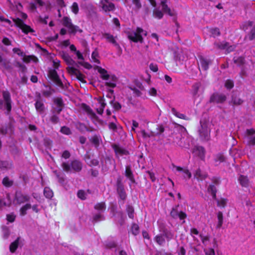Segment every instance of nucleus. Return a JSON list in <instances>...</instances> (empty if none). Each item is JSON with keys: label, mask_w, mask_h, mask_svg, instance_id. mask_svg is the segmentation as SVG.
Segmentation results:
<instances>
[{"label": "nucleus", "mask_w": 255, "mask_h": 255, "mask_svg": "<svg viewBox=\"0 0 255 255\" xmlns=\"http://www.w3.org/2000/svg\"><path fill=\"white\" fill-rule=\"evenodd\" d=\"M181 130L182 132V134L179 137H176L174 142H176L180 147L189 148L193 145L194 139L188 134L185 128L182 127Z\"/></svg>", "instance_id": "f257e3e1"}, {"label": "nucleus", "mask_w": 255, "mask_h": 255, "mask_svg": "<svg viewBox=\"0 0 255 255\" xmlns=\"http://www.w3.org/2000/svg\"><path fill=\"white\" fill-rule=\"evenodd\" d=\"M95 69L99 73L101 78L106 81L107 86L111 88L116 86L117 78L115 75L109 74L106 70L99 66H96Z\"/></svg>", "instance_id": "f03ea898"}, {"label": "nucleus", "mask_w": 255, "mask_h": 255, "mask_svg": "<svg viewBox=\"0 0 255 255\" xmlns=\"http://www.w3.org/2000/svg\"><path fill=\"white\" fill-rule=\"evenodd\" d=\"M200 126L198 128V133L200 139L202 141H208L210 139L211 129L209 123L205 121H200Z\"/></svg>", "instance_id": "7ed1b4c3"}, {"label": "nucleus", "mask_w": 255, "mask_h": 255, "mask_svg": "<svg viewBox=\"0 0 255 255\" xmlns=\"http://www.w3.org/2000/svg\"><path fill=\"white\" fill-rule=\"evenodd\" d=\"M2 99H0V109L6 111L8 114L11 109V99L9 92L7 91L2 92Z\"/></svg>", "instance_id": "20e7f679"}, {"label": "nucleus", "mask_w": 255, "mask_h": 255, "mask_svg": "<svg viewBox=\"0 0 255 255\" xmlns=\"http://www.w3.org/2000/svg\"><path fill=\"white\" fill-rule=\"evenodd\" d=\"M52 63L54 68L49 70L48 75L50 78L57 85L59 86H62L63 84L61 81L56 71L57 69H58V68L60 66V61L57 59L54 60Z\"/></svg>", "instance_id": "39448f33"}, {"label": "nucleus", "mask_w": 255, "mask_h": 255, "mask_svg": "<svg viewBox=\"0 0 255 255\" xmlns=\"http://www.w3.org/2000/svg\"><path fill=\"white\" fill-rule=\"evenodd\" d=\"M62 167L66 172H79L82 169V164L80 161L75 160L71 161L70 163L68 162H63L62 163Z\"/></svg>", "instance_id": "423d86ee"}, {"label": "nucleus", "mask_w": 255, "mask_h": 255, "mask_svg": "<svg viewBox=\"0 0 255 255\" xmlns=\"http://www.w3.org/2000/svg\"><path fill=\"white\" fill-rule=\"evenodd\" d=\"M12 51L14 53L21 57L23 62L24 63H28L33 62L34 63H37L38 61V59L36 56L34 55H26L25 53L19 48H13Z\"/></svg>", "instance_id": "0eeeda50"}, {"label": "nucleus", "mask_w": 255, "mask_h": 255, "mask_svg": "<svg viewBox=\"0 0 255 255\" xmlns=\"http://www.w3.org/2000/svg\"><path fill=\"white\" fill-rule=\"evenodd\" d=\"M147 32L142 28L137 27L135 31L128 34L129 39L134 42L142 43L143 36H146Z\"/></svg>", "instance_id": "6e6552de"}, {"label": "nucleus", "mask_w": 255, "mask_h": 255, "mask_svg": "<svg viewBox=\"0 0 255 255\" xmlns=\"http://www.w3.org/2000/svg\"><path fill=\"white\" fill-rule=\"evenodd\" d=\"M63 24L68 28L69 31L70 33L75 34L77 32H82V30L78 26L74 25L72 23L71 19L68 17L65 16L63 17Z\"/></svg>", "instance_id": "1a4fd4ad"}, {"label": "nucleus", "mask_w": 255, "mask_h": 255, "mask_svg": "<svg viewBox=\"0 0 255 255\" xmlns=\"http://www.w3.org/2000/svg\"><path fill=\"white\" fill-rule=\"evenodd\" d=\"M178 205H177L172 207L170 212V216L174 219H179L184 224L185 223V219L187 217V215L184 212L178 211Z\"/></svg>", "instance_id": "9d476101"}, {"label": "nucleus", "mask_w": 255, "mask_h": 255, "mask_svg": "<svg viewBox=\"0 0 255 255\" xmlns=\"http://www.w3.org/2000/svg\"><path fill=\"white\" fill-rule=\"evenodd\" d=\"M172 170L175 172L177 175L181 176L184 179H190L191 177V173L185 168L173 165Z\"/></svg>", "instance_id": "9b49d317"}, {"label": "nucleus", "mask_w": 255, "mask_h": 255, "mask_svg": "<svg viewBox=\"0 0 255 255\" xmlns=\"http://www.w3.org/2000/svg\"><path fill=\"white\" fill-rule=\"evenodd\" d=\"M14 24L17 27L21 29L22 31L25 34H28L29 33H32L34 32V30L32 28L25 24L24 22L19 18H17L15 20Z\"/></svg>", "instance_id": "f8f14e48"}, {"label": "nucleus", "mask_w": 255, "mask_h": 255, "mask_svg": "<svg viewBox=\"0 0 255 255\" xmlns=\"http://www.w3.org/2000/svg\"><path fill=\"white\" fill-rule=\"evenodd\" d=\"M215 45L219 49L225 50L227 53H229L233 51L235 48L234 45H229V43L223 41L220 43H216Z\"/></svg>", "instance_id": "ddd939ff"}, {"label": "nucleus", "mask_w": 255, "mask_h": 255, "mask_svg": "<svg viewBox=\"0 0 255 255\" xmlns=\"http://www.w3.org/2000/svg\"><path fill=\"white\" fill-rule=\"evenodd\" d=\"M199 65L201 67L202 70H207L209 68V66L212 63L211 60L201 55L199 56Z\"/></svg>", "instance_id": "4468645a"}, {"label": "nucleus", "mask_w": 255, "mask_h": 255, "mask_svg": "<svg viewBox=\"0 0 255 255\" xmlns=\"http://www.w3.org/2000/svg\"><path fill=\"white\" fill-rule=\"evenodd\" d=\"M194 156L203 160L205 158V149L201 146H195L192 150Z\"/></svg>", "instance_id": "2eb2a0df"}, {"label": "nucleus", "mask_w": 255, "mask_h": 255, "mask_svg": "<svg viewBox=\"0 0 255 255\" xmlns=\"http://www.w3.org/2000/svg\"><path fill=\"white\" fill-rule=\"evenodd\" d=\"M226 100V97L223 94L214 93L210 98V102L222 103Z\"/></svg>", "instance_id": "dca6fc26"}, {"label": "nucleus", "mask_w": 255, "mask_h": 255, "mask_svg": "<svg viewBox=\"0 0 255 255\" xmlns=\"http://www.w3.org/2000/svg\"><path fill=\"white\" fill-rule=\"evenodd\" d=\"M100 4L105 11H112L115 9V5L109 0H101Z\"/></svg>", "instance_id": "f3484780"}, {"label": "nucleus", "mask_w": 255, "mask_h": 255, "mask_svg": "<svg viewBox=\"0 0 255 255\" xmlns=\"http://www.w3.org/2000/svg\"><path fill=\"white\" fill-rule=\"evenodd\" d=\"M247 138L249 144H255V130L253 129H247L246 131Z\"/></svg>", "instance_id": "a211bd4d"}, {"label": "nucleus", "mask_w": 255, "mask_h": 255, "mask_svg": "<svg viewBox=\"0 0 255 255\" xmlns=\"http://www.w3.org/2000/svg\"><path fill=\"white\" fill-rule=\"evenodd\" d=\"M54 104L55 106L54 107V110L58 114L60 113L63 106L62 100L59 98H56L54 100Z\"/></svg>", "instance_id": "6ab92c4d"}, {"label": "nucleus", "mask_w": 255, "mask_h": 255, "mask_svg": "<svg viewBox=\"0 0 255 255\" xmlns=\"http://www.w3.org/2000/svg\"><path fill=\"white\" fill-rule=\"evenodd\" d=\"M117 192L118 195L122 200H125L127 197V194L125 192L123 185L121 183H118L117 185Z\"/></svg>", "instance_id": "aec40b11"}, {"label": "nucleus", "mask_w": 255, "mask_h": 255, "mask_svg": "<svg viewBox=\"0 0 255 255\" xmlns=\"http://www.w3.org/2000/svg\"><path fill=\"white\" fill-rule=\"evenodd\" d=\"M34 105L37 112L40 114H42L44 110V105L42 101L40 99H37Z\"/></svg>", "instance_id": "412c9836"}, {"label": "nucleus", "mask_w": 255, "mask_h": 255, "mask_svg": "<svg viewBox=\"0 0 255 255\" xmlns=\"http://www.w3.org/2000/svg\"><path fill=\"white\" fill-rule=\"evenodd\" d=\"M161 4L162 5V9L164 12L167 13L170 16L174 15V14H175L174 11L171 10L168 7L166 3V1L165 0H161Z\"/></svg>", "instance_id": "4be33fe9"}, {"label": "nucleus", "mask_w": 255, "mask_h": 255, "mask_svg": "<svg viewBox=\"0 0 255 255\" xmlns=\"http://www.w3.org/2000/svg\"><path fill=\"white\" fill-rule=\"evenodd\" d=\"M154 241L157 244L160 246H164L166 244L164 236L163 234H160L156 235L154 237Z\"/></svg>", "instance_id": "5701e85b"}, {"label": "nucleus", "mask_w": 255, "mask_h": 255, "mask_svg": "<svg viewBox=\"0 0 255 255\" xmlns=\"http://www.w3.org/2000/svg\"><path fill=\"white\" fill-rule=\"evenodd\" d=\"M201 87L200 83L197 82L194 83L192 87V94L195 98L199 96V90Z\"/></svg>", "instance_id": "b1692460"}, {"label": "nucleus", "mask_w": 255, "mask_h": 255, "mask_svg": "<svg viewBox=\"0 0 255 255\" xmlns=\"http://www.w3.org/2000/svg\"><path fill=\"white\" fill-rule=\"evenodd\" d=\"M85 161L89 166H96L98 164L99 161L95 158H91L90 156L86 154L85 155Z\"/></svg>", "instance_id": "393cba45"}, {"label": "nucleus", "mask_w": 255, "mask_h": 255, "mask_svg": "<svg viewBox=\"0 0 255 255\" xmlns=\"http://www.w3.org/2000/svg\"><path fill=\"white\" fill-rule=\"evenodd\" d=\"M238 181L240 184L244 187H247L249 185V181L247 176L244 175H240L239 177Z\"/></svg>", "instance_id": "a878e982"}, {"label": "nucleus", "mask_w": 255, "mask_h": 255, "mask_svg": "<svg viewBox=\"0 0 255 255\" xmlns=\"http://www.w3.org/2000/svg\"><path fill=\"white\" fill-rule=\"evenodd\" d=\"M10 204V201L8 195H6L5 197L3 198H0V210L2 209L4 207L8 206Z\"/></svg>", "instance_id": "bb28decb"}, {"label": "nucleus", "mask_w": 255, "mask_h": 255, "mask_svg": "<svg viewBox=\"0 0 255 255\" xmlns=\"http://www.w3.org/2000/svg\"><path fill=\"white\" fill-rule=\"evenodd\" d=\"M125 175L128 179H129V180L130 181L131 183L134 182L133 175L131 171L130 167L129 165L126 166Z\"/></svg>", "instance_id": "cd10ccee"}, {"label": "nucleus", "mask_w": 255, "mask_h": 255, "mask_svg": "<svg viewBox=\"0 0 255 255\" xmlns=\"http://www.w3.org/2000/svg\"><path fill=\"white\" fill-rule=\"evenodd\" d=\"M99 104L100 107L97 108V111L99 114L102 115L103 113L104 109L106 105L105 100L101 97H100L98 99Z\"/></svg>", "instance_id": "c85d7f7f"}, {"label": "nucleus", "mask_w": 255, "mask_h": 255, "mask_svg": "<svg viewBox=\"0 0 255 255\" xmlns=\"http://www.w3.org/2000/svg\"><path fill=\"white\" fill-rule=\"evenodd\" d=\"M99 55L97 49H95L92 53L91 55V62H94L97 64H100V61L99 59Z\"/></svg>", "instance_id": "c756f323"}, {"label": "nucleus", "mask_w": 255, "mask_h": 255, "mask_svg": "<svg viewBox=\"0 0 255 255\" xmlns=\"http://www.w3.org/2000/svg\"><path fill=\"white\" fill-rule=\"evenodd\" d=\"M200 239L202 241V243L205 247H210V238L208 236H203V235H200Z\"/></svg>", "instance_id": "7c9ffc66"}, {"label": "nucleus", "mask_w": 255, "mask_h": 255, "mask_svg": "<svg viewBox=\"0 0 255 255\" xmlns=\"http://www.w3.org/2000/svg\"><path fill=\"white\" fill-rule=\"evenodd\" d=\"M190 235L193 237L194 240H197L198 242L199 241L198 240L197 237H199L200 238V235H201L199 233V231L195 228H192L190 229Z\"/></svg>", "instance_id": "2f4dec72"}, {"label": "nucleus", "mask_w": 255, "mask_h": 255, "mask_svg": "<svg viewBox=\"0 0 255 255\" xmlns=\"http://www.w3.org/2000/svg\"><path fill=\"white\" fill-rule=\"evenodd\" d=\"M208 192L210 193L213 199H216V188L214 185H210L208 188Z\"/></svg>", "instance_id": "473e14b6"}, {"label": "nucleus", "mask_w": 255, "mask_h": 255, "mask_svg": "<svg viewBox=\"0 0 255 255\" xmlns=\"http://www.w3.org/2000/svg\"><path fill=\"white\" fill-rule=\"evenodd\" d=\"M103 37L109 42L112 43L115 45L117 44L116 41L113 35H111L109 33H105L103 34Z\"/></svg>", "instance_id": "72a5a7b5"}, {"label": "nucleus", "mask_w": 255, "mask_h": 255, "mask_svg": "<svg viewBox=\"0 0 255 255\" xmlns=\"http://www.w3.org/2000/svg\"><path fill=\"white\" fill-rule=\"evenodd\" d=\"M43 193L45 197L50 199L53 196L52 190L49 187H46L44 189Z\"/></svg>", "instance_id": "f704fd0d"}, {"label": "nucleus", "mask_w": 255, "mask_h": 255, "mask_svg": "<svg viewBox=\"0 0 255 255\" xmlns=\"http://www.w3.org/2000/svg\"><path fill=\"white\" fill-rule=\"evenodd\" d=\"M130 232L134 236L138 235L139 233L138 225L135 223L132 224Z\"/></svg>", "instance_id": "c9c22d12"}, {"label": "nucleus", "mask_w": 255, "mask_h": 255, "mask_svg": "<svg viewBox=\"0 0 255 255\" xmlns=\"http://www.w3.org/2000/svg\"><path fill=\"white\" fill-rule=\"evenodd\" d=\"M11 163L6 161L0 160V168L4 170L10 168Z\"/></svg>", "instance_id": "e433bc0d"}, {"label": "nucleus", "mask_w": 255, "mask_h": 255, "mask_svg": "<svg viewBox=\"0 0 255 255\" xmlns=\"http://www.w3.org/2000/svg\"><path fill=\"white\" fill-rule=\"evenodd\" d=\"M127 212L128 214V216L130 219L134 218V209L132 206L127 205L126 208Z\"/></svg>", "instance_id": "4c0bfd02"}, {"label": "nucleus", "mask_w": 255, "mask_h": 255, "mask_svg": "<svg viewBox=\"0 0 255 255\" xmlns=\"http://www.w3.org/2000/svg\"><path fill=\"white\" fill-rule=\"evenodd\" d=\"M17 200L19 203H23L29 200V197L26 195L16 194Z\"/></svg>", "instance_id": "58836bf2"}, {"label": "nucleus", "mask_w": 255, "mask_h": 255, "mask_svg": "<svg viewBox=\"0 0 255 255\" xmlns=\"http://www.w3.org/2000/svg\"><path fill=\"white\" fill-rule=\"evenodd\" d=\"M95 209L99 211V212L102 213L106 209L105 204L103 202L98 203L95 205Z\"/></svg>", "instance_id": "ea45409f"}, {"label": "nucleus", "mask_w": 255, "mask_h": 255, "mask_svg": "<svg viewBox=\"0 0 255 255\" xmlns=\"http://www.w3.org/2000/svg\"><path fill=\"white\" fill-rule=\"evenodd\" d=\"M18 246V239L12 243L9 246V250L11 253H13Z\"/></svg>", "instance_id": "a19ab883"}, {"label": "nucleus", "mask_w": 255, "mask_h": 255, "mask_svg": "<svg viewBox=\"0 0 255 255\" xmlns=\"http://www.w3.org/2000/svg\"><path fill=\"white\" fill-rule=\"evenodd\" d=\"M31 207L30 204H26L23 207H22L20 210V213L21 216H24L26 214L27 210L30 209Z\"/></svg>", "instance_id": "79ce46f5"}, {"label": "nucleus", "mask_w": 255, "mask_h": 255, "mask_svg": "<svg viewBox=\"0 0 255 255\" xmlns=\"http://www.w3.org/2000/svg\"><path fill=\"white\" fill-rule=\"evenodd\" d=\"M171 111L172 114L176 117L181 119L187 120L186 117L185 115L177 112L174 108H172Z\"/></svg>", "instance_id": "37998d69"}, {"label": "nucleus", "mask_w": 255, "mask_h": 255, "mask_svg": "<svg viewBox=\"0 0 255 255\" xmlns=\"http://www.w3.org/2000/svg\"><path fill=\"white\" fill-rule=\"evenodd\" d=\"M234 61L237 65L241 66L245 62V59L243 57H234Z\"/></svg>", "instance_id": "c03bdc74"}, {"label": "nucleus", "mask_w": 255, "mask_h": 255, "mask_svg": "<svg viewBox=\"0 0 255 255\" xmlns=\"http://www.w3.org/2000/svg\"><path fill=\"white\" fill-rule=\"evenodd\" d=\"M218 223L217 225V228H220L223 224V214L221 212H219L217 214Z\"/></svg>", "instance_id": "a18cd8bd"}, {"label": "nucleus", "mask_w": 255, "mask_h": 255, "mask_svg": "<svg viewBox=\"0 0 255 255\" xmlns=\"http://www.w3.org/2000/svg\"><path fill=\"white\" fill-rule=\"evenodd\" d=\"M194 176L198 179H203L205 178V175L202 173L200 169H198L194 173Z\"/></svg>", "instance_id": "49530a36"}, {"label": "nucleus", "mask_w": 255, "mask_h": 255, "mask_svg": "<svg viewBox=\"0 0 255 255\" xmlns=\"http://www.w3.org/2000/svg\"><path fill=\"white\" fill-rule=\"evenodd\" d=\"M115 152H116V153L117 154V155H127L128 153V152L122 148H121V147H117L115 149Z\"/></svg>", "instance_id": "de8ad7c7"}, {"label": "nucleus", "mask_w": 255, "mask_h": 255, "mask_svg": "<svg viewBox=\"0 0 255 255\" xmlns=\"http://www.w3.org/2000/svg\"><path fill=\"white\" fill-rule=\"evenodd\" d=\"M153 15L155 17L160 19L163 17V13L161 10L155 8L153 10Z\"/></svg>", "instance_id": "09e8293b"}, {"label": "nucleus", "mask_w": 255, "mask_h": 255, "mask_svg": "<svg viewBox=\"0 0 255 255\" xmlns=\"http://www.w3.org/2000/svg\"><path fill=\"white\" fill-rule=\"evenodd\" d=\"M163 235L164 236V238H166L167 241L171 240L174 236V234L170 231H165Z\"/></svg>", "instance_id": "8fccbe9b"}, {"label": "nucleus", "mask_w": 255, "mask_h": 255, "mask_svg": "<svg viewBox=\"0 0 255 255\" xmlns=\"http://www.w3.org/2000/svg\"><path fill=\"white\" fill-rule=\"evenodd\" d=\"M72 11L75 14H77L79 12V6L77 2H74L73 3L71 6Z\"/></svg>", "instance_id": "3c124183"}, {"label": "nucleus", "mask_w": 255, "mask_h": 255, "mask_svg": "<svg viewBox=\"0 0 255 255\" xmlns=\"http://www.w3.org/2000/svg\"><path fill=\"white\" fill-rule=\"evenodd\" d=\"M35 1L36 2V4L34 3H30V7L31 9L34 10L36 8V4H38L39 5L42 6L43 5V2L42 1V0H35Z\"/></svg>", "instance_id": "603ef678"}, {"label": "nucleus", "mask_w": 255, "mask_h": 255, "mask_svg": "<svg viewBox=\"0 0 255 255\" xmlns=\"http://www.w3.org/2000/svg\"><path fill=\"white\" fill-rule=\"evenodd\" d=\"M227 203L226 199L221 198L217 201V205L220 207H225Z\"/></svg>", "instance_id": "864d4df0"}, {"label": "nucleus", "mask_w": 255, "mask_h": 255, "mask_svg": "<svg viewBox=\"0 0 255 255\" xmlns=\"http://www.w3.org/2000/svg\"><path fill=\"white\" fill-rule=\"evenodd\" d=\"M2 184L5 186L9 187L12 185V182L8 177H6L3 179Z\"/></svg>", "instance_id": "5fc2aeb1"}, {"label": "nucleus", "mask_w": 255, "mask_h": 255, "mask_svg": "<svg viewBox=\"0 0 255 255\" xmlns=\"http://www.w3.org/2000/svg\"><path fill=\"white\" fill-rule=\"evenodd\" d=\"M104 219V218L103 216L101 214V212H99V214H96L93 218V220L95 222H98L100 221L103 220Z\"/></svg>", "instance_id": "6e6d98bb"}, {"label": "nucleus", "mask_w": 255, "mask_h": 255, "mask_svg": "<svg viewBox=\"0 0 255 255\" xmlns=\"http://www.w3.org/2000/svg\"><path fill=\"white\" fill-rule=\"evenodd\" d=\"M91 141L93 143L96 147H97L99 144V138L98 136H95L91 138Z\"/></svg>", "instance_id": "4d7b16f0"}, {"label": "nucleus", "mask_w": 255, "mask_h": 255, "mask_svg": "<svg viewBox=\"0 0 255 255\" xmlns=\"http://www.w3.org/2000/svg\"><path fill=\"white\" fill-rule=\"evenodd\" d=\"M210 32L213 37H216L220 35V30L218 28H214L211 29Z\"/></svg>", "instance_id": "13d9d810"}, {"label": "nucleus", "mask_w": 255, "mask_h": 255, "mask_svg": "<svg viewBox=\"0 0 255 255\" xmlns=\"http://www.w3.org/2000/svg\"><path fill=\"white\" fill-rule=\"evenodd\" d=\"M225 86L228 89H231L234 87V83L233 81L231 80H228L226 81Z\"/></svg>", "instance_id": "bf43d9fd"}, {"label": "nucleus", "mask_w": 255, "mask_h": 255, "mask_svg": "<svg viewBox=\"0 0 255 255\" xmlns=\"http://www.w3.org/2000/svg\"><path fill=\"white\" fill-rule=\"evenodd\" d=\"M60 131L62 133H64L66 135H69L71 133L70 129L66 127H62Z\"/></svg>", "instance_id": "052dcab7"}, {"label": "nucleus", "mask_w": 255, "mask_h": 255, "mask_svg": "<svg viewBox=\"0 0 255 255\" xmlns=\"http://www.w3.org/2000/svg\"><path fill=\"white\" fill-rule=\"evenodd\" d=\"M215 160L216 162H222L225 160V157L222 154H218L216 156Z\"/></svg>", "instance_id": "680f3d73"}, {"label": "nucleus", "mask_w": 255, "mask_h": 255, "mask_svg": "<svg viewBox=\"0 0 255 255\" xmlns=\"http://www.w3.org/2000/svg\"><path fill=\"white\" fill-rule=\"evenodd\" d=\"M132 2L134 5L136 9H139L141 7L140 0H132Z\"/></svg>", "instance_id": "e2e57ef3"}, {"label": "nucleus", "mask_w": 255, "mask_h": 255, "mask_svg": "<svg viewBox=\"0 0 255 255\" xmlns=\"http://www.w3.org/2000/svg\"><path fill=\"white\" fill-rule=\"evenodd\" d=\"M77 196L82 200H85L86 198V193L83 190H79L77 193Z\"/></svg>", "instance_id": "0e129e2a"}, {"label": "nucleus", "mask_w": 255, "mask_h": 255, "mask_svg": "<svg viewBox=\"0 0 255 255\" xmlns=\"http://www.w3.org/2000/svg\"><path fill=\"white\" fill-rule=\"evenodd\" d=\"M149 69L154 72H157L158 70L157 65L152 63L150 64Z\"/></svg>", "instance_id": "69168bd1"}, {"label": "nucleus", "mask_w": 255, "mask_h": 255, "mask_svg": "<svg viewBox=\"0 0 255 255\" xmlns=\"http://www.w3.org/2000/svg\"><path fill=\"white\" fill-rule=\"evenodd\" d=\"M174 58L177 62V64H178V62L180 63L181 61H183L184 57L180 54H176L175 55Z\"/></svg>", "instance_id": "338daca9"}, {"label": "nucleus", "mask_w": 255, "mask_h": 255, "mask_svg": "<svg viewBox=\"0 0 255 255\" xmlns=\"http://www.w3.org/2000/svg\"><path fill=\"white\" fill-rule=\"evenodd\" d=\"M254 38H255V25L252 29L251 34L249 35V39L250 40H252Z\"/></svg>", "instance_id": "774afa93"}]
</instances>
